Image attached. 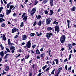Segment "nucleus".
<instances>
[{"instance_id":"aec40b11","label":"nucleus","mask_w":76,"mask_h":76,"mask_svg":"<svg viewBox=\"0 0 76 76\" xmlns=\"http://www.w3.org/2000/svg\"><path fill=\"white\" fill-rule=\"evenodd\" d=\"M54 61H55L56 63V64H58V60L57 59H54Z\"/></svg>"},{"instance_id":"393cba45","label":"nucleus","mask_w":76,"mask_h":76,"mask_svg":"<svg viewBox=\"0 0 76 76\" xmlns=\"http://www.w3.org/2000/svg\"><path fill=\"white\" fill-rule=\"evenodd\" d=\"M42 22H41V21H39L38 23V25H39V26H40L41 25V23Z\"/></svg>"},{"instance_id":"79ce46f5","label":"nucleus","mask_w":76,"mask_h":76,"mask_svg":"<svg viewBox=\"0 0 76 76\" xmlns=\"http://www.w3.org/2000/svg\"><path fill=\"white\" fill-rule=\"evenodd\" d=\"M72 69V66H70L69 68H68V71H69H69H70L71 70V69Z\"/></svg>"},{"instance_id":"f3484780","label":"nucleus","mask_w":76,"mask_h":76,"mask_svg":"<svg viewBox=\"0 0 76 76\" xmlns=\"http://www.w3.org/2000/svg\"><path fill=\"white\" fill-rule=\"evenodd\" d=\"M14 8V6L13 5H11L10 7V13L11 12V10L12 9H13Z\"/></svg>"},{"instance_id":"a18cd8bd","label":"nucleus","mask_w":76,"mask_h":76,"mask_svg":"<svg viewBox=\"0 0 76 76\" xmlns=\"http://www.w3.org/2000/svg\"><path fill=\"white\" fill-rule=\"evenodd\" d=\"M8 45H10V39H8Z\"/></svg>"},{"instance_id":"473e14b6","label":"nucleus","mask_w":76,"mask_h":76,"mask_svg":"<svg viewBox=\"0 0 76 76\" xmlns=\"http://www.w3.org/2000/svg\"><path fill=\"white\" fill-rule=\"evenodd\" d=\"M1 26L2 27H4L5 26V24L4 23H2L1 24Z\"/></svg>"},{"instance_id":"bf43d9fd","label":"nucleus","mask_w":76,"mask_h":76,"mask_svg":"<svg viewBox=\"0 0 76 76\" xmlns=\"http://www.w3.org/2000/svg\"><path fill=\"white\" fill-rule=\"evenodd\" d=\"M51 73V74H54V70H53L52 71Z\"/></svg>"},{"instance_id":"58836bf2","label":"nucleus","mask_w":76,"mask_h":76,"mask_svg":"<svg viewBox=\"0 0 76 76\" xmlns=\"http://www.w3.org/2000/svg\"><path fill=\"white\" fill-rule=\"evenodd\" d=\"M26 13H24L22 15V18H23V17H24V16H26Z\"/></svg>"},{"instance_id":"a211bd4d","label":"nucleus","mask_w":76,"mask_h":76,"mask_svg":"<svg viewBox=\"0 0 76 76\" xmlns=\"http://www.w3.org/2000/svg\"><path fill=\"white\" fill-rule=\"evenodd\" d=\"M76 10V7H73L71 9V11L73 12V11H75Z\"/></svg>"},{"instance_id":"69168bd1","label":"nucleus","mask_w":76,"mask_h":76,"mask_svg":"<svg viewBox=\"0 0 76 76\" xmlns=\"http://www.w3.org/2000/svg\"><path fill=\"white\" fill-rule=\"evenodd\" d=\"M10 45H14V44L12 43H10Z\"/></svg>"},{"instance_id":"774afa93","label":"nucleus","mask_w":76,"mask_h":76,"mask_svg":"<svg viewBox=\"0 0 76 76\" xmlns=\"http://www.w3.org/2000/svg\"><path fill=\"white\" fill-rule=\"evenodd\" d=\"M32 73H29V76H32Z\"/></svg>"},{"instance_id":"f257e3e1","label":"nucleus","mask_w":76,"mask_h":76,"mask_svg":"<svg viewBox=\"0 0 76 76\" xmlns=\"http://www.w3.org/2000/svg\"><path fill=\"white\" fill-rule=\"evenodd\" d=\"M60 41L62 44L64 43V42L66 40V36L63 35L60 38Z\"/></svg>"},{"instance_id":"6e6552de","label":"nucleus","mask_w":76,"mask_h":76,"mask_svg":"<svg viewBox=\"0 0 76 76\" xmlns=\"http://www.w3.org/2000/svg\"><path fill=\"white\" fill-rule=\"evenodd\" d=\"M17 31V28H14L13 29H12V33H14Z\"/></svg>"},{"instance_id":"3c124183","label":"nucleus","mask_w":76,"mask_h":76,"mask_svg":"<svg viewBox=\"0 0 76 76\" xmlns=\"http://www.w3.org/2000/svg\"><path fill=\"white\" fill-rule=\"evenodd\" d=\"M44 50V48H42L40 50V51H41V52H42Z\"/></svg>"},{"instance_id":"7c9ffc66","label":"nucleus","mask_w":76,"mask_h":76,"mask_svg":"<svg viewBox=\"0 0 76 76\" xmlns=\"http://www.w3.org/2000/svg\"><path fill=\"white\" fill-rule=\"evenodd\" d=\"M60 71H58V72L57 73V74L56 75H55V76H58V75H59V74H60Z\"/></svg>"},{"instance_id":"5701e85b","label":"nucleus","mask_w":76,"mask_h":76,"mask_svg":"<svg viewBox=\"0 0 76 76\" xmlns=\"http://www.w3.org/2000/svg\"><path fill=\"white\" fill-rule=\"evenodd\" d=\"M0 22H2L3 21L4 22V21H5V20L3 18H0Z\"/></svg>"},{"instance_id":"338daca9","label":"nucleus","mask_w":76,"mask_h":76,"mask_svg":"<svg viewBox=\"0 0 76 76\" xmlns=\"http://www.w3.org/2000/svg\"><path fill=\"white\" fill-rule=\"evenodd\" d=\"M11 52L12 53H13L14 52H15V50H11Z\"/></svg>"},{"instance_id":"ea45409f","label":"nucleus","mask_w":76,"mask_h":76,"mask_svg":"<svg viewBox=\"0 0 76 76\" xmlns=\"http://www.w3.org/2000/svg\"><path fill=\"white\" fill-rule=\"evenodd\" d=\"M4 15H3V14H0V17H1V18H4Z\"/></svg>"},{"instance_id":"4d7b16f0","label":"nucleus","mask_w":76,"mask_h":76,"mask_svg":"<svg viewBox=\"0 0 76 76\" xmlns=\"http://www.w3.org/2000/svg\"><path fill=\"white\" fill-rule=\"evenodd\" d=\"M36 58H37V59H40V57H39V56H37Z\"/></svg>"},{"instance_id":"e2e57ef3","label":"nucleus","mask_w":76,"mask_h":76,"mask_svg":"<svg viewBox=\"0 0 76 76\" xmlns=\"http://www.w3.org/2000/svg\"><path fill=\"white\" fill-rule=\"evenodd\" d=\"M3 73H2V75H4V74H6V72H4V70L3 71Z\"/></svg>"},{"instance_id":"9d476101","label":"nucleus","mask_w":76,"mask_h":76,"mask_svg":"<svg viewBox=\"0 0 76 76\" xmlns=\"http://www.w3.org/2000/svg\"><path fill=\"white\" fill-rule=\"evenodd\" d=\"M36 34H37V37H39V36H41L42 35V34L41 32H40L38 34V32L37 31L36 32Z\"/></svg>"},{"instance_id":"dca6fc26","label":"nucleus","mask_w":76,"mask_h":76,"mask_svg":"<svg viewBox=\"0 0 76 76\" xmlns=\"http://www.w3.org/2000/svg\"><path fill=\"white\" fill-rule=\"evenodd\" d=\"M6 15H9L10 13V10H7L6 11Z\"/></svg>"},{"instance_id":"2eb2a0df","label":"nucleus","mask_w":76,"mask_h":76,"mask_svg":"<svg viewBox=\"0 0 76 76\" xmlns=\"http://www.w3.org/2000/svg\"><path fill=\"white\" fill-rule=\"evenodd\" d=\"M68 25L67 26L68 27V28L69 29L70 28V21L69 20H67Z\"/></svg>"},{"instance_id":"680f3d73","label":"nucleus","mask_w":76,"mask_h":76,"mask_svg":"<svg viewBox=\"0 0 76 76\" xmlns=\"http://www.w3.org/2000/svg\"><path fill=\"white\" fill-rule=\"evenodd\" d=\"M67 58L65 59V60H64V63H65V62H66V61H67Z\"/></svg>"},{"instance_id":"f03ea898","label":"nucleus","mask_w":76,"mask_h":76,"mask_svg":"<svg viewBox=\"0 0 76 76\" xmlns=\"http://www.w3.org/2000/svg\"><path fill=\"white\" fill-rule=\"evenodd\" d=\"M31 41L30 40L29 41H28L26 44V46H24V48H26V47L27 48H31Z\"/></svg>"},{"instance_id":"6ab92c4d","label":"nucleus","mask_w":76,"mask_h":76,"mask_svg":"<svg viewBox=\"0 0 76 76\" xmlns=\"http://www.w3.org/2000/svg\"><path fill=\"white\" fill-rule=\"evenodd\" d=\"M0 55L2 57L4 56V52L3 51H1L0 52Z\"/></svg>"},{"instance_id":"f704fd0d","label":"nucleus","mask_w":76,"mask_h":76,"mask_svg":"<svg viewBox=\"0 0 76 76\" xmlns=\"http://www.w3.org/2000/svg\"><path fill=\"white\" fill-rule=\"evenodd\" d=\"M18 37H19V35H16L14 37V39H16V38H18Z\"/></svg>"},{"instance_id":"4c0bfd02","label":"nucleus","mask_w":76,"mask_h":76,"mask_svg":"<svg viewBox=\"0 0 76 76\" xmlns=\"http://www.w3.org/2000/svg\"><path fill=\"white\" fill-rule=\"evenodd\" d=\"M17 14H16V13H15L13 14V16L14 17H16L17 16Z\"/></svg>"},{"instance_id":"0eeeda50","label":"nucleus","mask_w":76,"mask_h":76,"mask_svg":"<svg viewBox=\"0 0 76 76\" xmlns=\"http://www.w3.org/2000/svg\"><path fill=\"white\" fill-rule=\"evenodd\" d=\"M27 38H28V37L26 34L23 35L22 37V39L23 40H26Z\"/></svg>"},{"instance_id":"6e6d98bb","label":"nucleus","mask_w":76,"mask_h":76,"mask_svg":"<svg viewBox=\"0 0 76 76\" xmlns=\"http://www.w3.org/2000/svg\"><path fill=\"white\" fill-rule=\"evenodd\" d=\"M15 9V7H14L12 10V12H15L14 10Z\"/></svg>"},{"instance_id":"72a5a7b5","label":"nucleus","mask_w":76,"mask_h":76,"mask_svg":"<svg viewBox=\"0 0 76 76\" xmlns=\"http://www.w3.org/2000/svg\"><path fill=\"white\" fill-rule=\"evenodd\" d=\"M23 22H22L21 23L20 26V27H23Z\"/></svg>"},{"instance_id":"ddd939ff","label":"nucleus","mask_w":76,"mask_h":76,"mask_svg":"<svg viewBox=\"0 0 76 76\" xmlns=\"http://www.w3.org/2000/svg\"><path fill=\"white\" fill-rule=\"evenodd\" d=\"M23 18L24 20H25V21H26V20L27 19V18H28V17H27V16L25 15L24 17H23Z\"/></svg>"},{"instance_id":"09e8293b","label":"nucleus","mask_w":76,"mask_h":76,"mask_svg":"<svg viewBox=\"0 0 76 76\" xmlns=\"http://www.w3.org/2000/svg\"><path fill=\"white\" fill-rule=\"evenodd\" d=\"M36 25H37V22H36V21H35L33 24V26H35Z\"/></svg>"},{"instance_id":"37998d69","label":"nucleus","mask_w":76,"mask_h":76,"mask_svg":"<svg viewBox=\"0 0 76 76\" xmlns=\"http://www.w3.org/2000/svg\"><path fill=\"white\" fill-rule=\"evenodd\" d=\"M9 54H7L5 55V56H4V59H6V57H7V56H9Z\"/></svg>"},{"instance_id":"de8ad7c7","label":"nucleus","mask_w":76,"mask_h":76,"mask_svg":"<svg viewBox=\"0 0 76 76\" xmlns=\"http://www.w3.org/2000/svg\"><path fill=\"white\" fill-rule=\"evenodd\" d=\"M72 56V54H70L69 56V59L70 60L71 58V56Z\"/></svg>"},{"instance_id":"c03bdc74","label":"nucleus","mask_w":76,"mask_h":76,"mask_svg":"<svg viewBox=\"0 0 76 76\" xmlns=\"http://www.w3.org/2000/svg\"><path fill=\"white\" fill-rule=\"evenodd\" d=\"M6 50L7 51V52H9V51H10V50H9V49L7 48H6Z\"/></svg>"},{"instance_id":"c85d7f7f","label":"nucleus","mask_w":76,"mask_h":76,"mask_svg":"<svg viewBox=\"0 0 76 76\" xmlns=\"http://www.w3.org/2000/svg\"><path fill=\"white\" fill-rule=\"evenodd\" d=\"M48 1V0H45L43 1V3H44L45 4V3H47V2Z\"/></svg>"},{"instance_id":"bb28decb","label":"nucleus","mask_w":76,"mask_h":76,"mask_svg":"<svg viewBox=\"0 0 76 76\" xmlns=\"http://www.w3.org/2000/svg\"><path fill=\"white\" fill-rule=\"evenodd\" d=\"M5 70L6 71H7L9 70V66H7L5 68Z\"/></svg>"},{"instance_id":"20e7f679","label":"nucleus","mask_w":76,"mask_h":76,"mask_svg":"<svg viewBox=\"0 0 76 76\" xmlns=\"http://www.w3.org/2000/svg\"><path fill=\"white\" fill-rule=\"evenodd\" d=\"M35 12H36V9L34 8L32 9V10L30 13V14L31 16H33L34 13H35Z\"/></svg>"},{"instance_id":"4be33fe9","label":"nucleus","mask_w":76,"mask_h":76,"mask_svg":"<svg viewBox=\"0 0 76 76\" xmlns=\"http://www.w3.org/2000/svg\"><path fill=\"white\" fill-rule=\"evenodd\" d=\"M10 50H15V48L14 46H11L10 48Z\"/></svg>"},{"instance_id":"cd10ccee","label":"nucleus","mask_w":76,"mask_h":76,"mask_svg":"<svg viewBox=\"0 0 76 76\" xmlns=\"http://www.w3.org/2000/svg\"><path fill=\"white\" fill-rule=\"evenodd\" d=\"M2 38L3 40H4V41H6V37H5V35Z\"/></svg>"},{"instance_id":"4468645a","label":"nucleus","mask_w":76,"mask_h":76,"mask_svg":"<svg viewBox=\"0 0 76 76\" xmlns=\"http://www.w3.org/2000/svg\"><path fill=\"white\" fill-rule=\"evenodd\" d=\"M50 3L51 6H53V0H50Z\"/></svg>"},{"instance_id":"c756f323","label":"nucleus","mask_w":76,"mask_h":76,"mask_svg":"<svg viewBox=\"0 0 76 76\" xmlns=\"http://www.w3.org/2000/svg\"><path fill=\"white\" fill-rule=\"evenodd\" d=\"M41 17L39 15H38L37 17V19H41Z\"/></svg>"},{"instance_id":"f8f14e48","label":"nucleus","mask_w":76,"mask_h":76,"mask_svg":"<svg viewBox=\"0 0 76 76\" xmlns=\"http://www.w3.org/2000/svg\"><path fill=\"white\" fill-rule=\"evenodd\" d=\"M47 30L48 31H50L52 30V28L50 27H48L47 28Z\"/></svg>"},{"instance_id":"603ef678","label":"nucleus","mask_w":76,"mask_h":76,"mask_svg":"<svg viewBox=\"0 0 76 76\" xmlns=\"http://www.w3.org/2000/svg\"><path fill=\"white\" fill-rule=\"evenodd\" d=\"M42 74V73L40 72L37 75V76H41Z\"/></svg>"},{"instance_id":"a19ab883","label":"nucleus","mask_w":76,"mask_h":76,"mask_svg":"<svg viewBox=\"0 0 76 76\" xmlns=\"http://www.w3.org/2000/svg\"><path fill=\"white\" fill-rule=\"evenodd\" d=\"M45 15H47V14H48V11H47V10L45 11Z\"/></svg>"},{"instance_id":"c9c22d12","label":"nucleus","mask_w":76,"mask_h":76,"mask_svg":"<svg viewBox=\"0 0 76 76\" xmlns=\"http://www.w3.org/2000/svg\"><path fill=\"white\" fill-rule=\"evenodd\" d=\"M9 7H10V3L8 4L7 6V8H9Z\"/></svg>"},{"instance_id":"423d86ee","label":"nucleus","mask_w":76,"mask_h":76,"mask_svg":"<svg viewBox=\"0 0 76 76\" xmlns=\"http://www.w3.org/2000/svg\"><path fill=\"white\" fill-rule=\"evenodd\" d=\"M55 31H57V33L59 32L60 30H59V26L58 25L56 26H55Z\"/></svg>"},{"instance_id":"864d4df0","label":"nucleus","mask_w":76,"mask_h":76,"mask_svg":"<svg viewBox=\"0 0 76 76\" xmlns=\"http://www.w3.org/2000/svg\"><path fill=\"white\" fill-rule=\"evenodd\" d=\"M38 3V1H36L34 3V5H37Z\"/></svg>"},{"instance_id":"1a4fd4ad","label":"nucleus","mask_w":76,"mask_h":76,"mask_svg":"<svg viewBox=\"0 0 76 76\" xmlns=\"http://www.w3.org/2000/svg\"><path fill=\"white\" fill-rule=\"evenodd\" d=\"M68 47L69 48L68 50H70L72 47V45L71 44H69L68 45Z\"/></svg>"},{"instance_id":"7ed1b4c3","label":"nucleus","mask_w":76,"mask_h":76,"mask_svg":"<svg viewBox=\"0 0 76 76\" xmlns=\"http://www.w3.org/2000/svg\"><path fill=\"white\" fill-rule=\"evenodd\" d=\"M53 34L51 33H47L46 35V37L48 39H50L51 36H53Z\"/></svg>"},{"instance_id":"49530a36","label":"nucleus","mask_w":76,"mask_h":76,"mask_svg":"<svg viewBox=\"0 0 76 76\" xmlns=\"http://www.w3.org/2000/svg\"><path fill=\"white\" fill-rule=\"evenodd\" d=\"M36 45H33L32 46V47L33 48V49H34V48H35V47H36Z\"/></svg>"},{"instance_id":"5fc2aeb1","label":"nucleus","mask_w":76,"mask_h":76,"mask_svg":"<svg viewBox=\"0 0 76 76\" xmlns=\"http://www.w3.org/2000/svg\"><path fill=\"white\" fill-rule=\"evenodd\" d=\"M61 70H62V68L61 67L59 68L58 69V70L59 71V72H60V71H61Z\"/></svg>"},{"instance_id":"0e129e2a","label":"nucleus","mask_w":76,"mask_h":76,"mask_svg":"<svg viewBox=\"0 0 76 76\" xmlns=\"http://www.w3.org/2000/svg\"><path fill=\"white\" fill-rule=\"evenodd\" d=\"M72 45H73V46H74V45H76V44L75 43H73L72 44Z\"/></svg>"},{"instance_id":"412c9836","label":"nucleus","mask_w":76,"mask_h":76,"mask_svg":"<svg viewBox=\"0 0 76 76\" xmlns=\"http://www.w3.org/2000/svg\"><path fill=\"white\" fill-rule=\"evenodd\" d=\"M0 47H1V50H4V47L3 46L2 44H1L0 45Z\"/></svg>"},{"instance_id":"052dcab7","label":"nucleus","mask_w":76,"mask_h":76,"mask_svg":"<svg viewBox=\"0 0 76 76\" xmlns=\"http://www.w3.org/2000/svg\"><path fill=\"white\" fill-rule=\"evenodd\" d=\"M49 69H50V67H48V68L45 71L46 72L48 71V70H49Z\"/></svg>"},{"instance_id":"e433bc0d","label":"nucleus","mask_w":76,"mask_h":76,"mask_svg":"<svg viewBox=\"0 0 76 76\" xmlns=\"http://www.w3.org/2000/svg\"><path fill=\"white\" fill-rule=\"evenodd\" d=\"M3 7H1L0 8V13H1V11H2V10H3Z\"/></svg>"},{"instance_id":"2f4dec72","label":"nucleus","mask_w":76,"mask_h":76,"mask_svg":"<svg viewBox=\"0 0 76 76\" xmlns=\"http://www.w3.org/2000/svg\"><path fill=\"white\" fill-rule=\"evenodd\" d=\"M46 67H48L47 65H45V66H44L42 68V69L44 70V69H45Z\"/></svg>"},{"instance_id":"39448f33","label":"nucleus","mask_w":76,"mask_h":76,"mask_svg":"<svg viewBox=\"0 0 76 76\" xmlns=\"http://www.w3.org/2000/svg\"><path fill=\"white\" fill-rule=\"evenodd\" d=\"M51 21V20L50 19V18H48L46 19V23L47 25H48V24H50V22Z\"/></svg>"},{"instance_id":"9b49d317","label":"nucleus","mask_w":76,"mask_h":76,"mask_svg":"<svg viewBox=\"0 0 76 76\" xmlns=\"http://www.w3.org/2000/svg\"><path fill=\"white\" fill-rule=\"evenodd\" d=\"M36 53L37 54V55H39L40 54V53L39 50L38 49H37L36 51Z\"/></svg>"},{"instance_id":"a878e982","label":"nucleus","mask_w":76,"mask_h":76,"mask_svg":"<svg viewBox=\"0 0 76 76\" xmlns=\"http://www.w3.org/2000/svg\"><path fill=\"white\" fill-rule=\"evenodd\" d=\"M30 35L31 36V37H34L35 35V33H31L30 34Z\"/></svg>"},{"instance_id":"b1692460","label":"nucleus","mask_w":76,"mask_h":76,"mask_svg":"<svg viewBox=\"0 0 76 76\" xmlns=\"http://www.w3.org/2000/svg\"><path fill=\"white\" fill-rule=\"evenodd\" d=\"M50 14H49V15H50V16H51V15H52V14L53 13V11L52 10H50Z\"/></svg>"},{"instance_id":"13d9d810","label":"nucleus","mask_w":76,"mask_h":76,"mask_svg":"<svg viewBox=\"0 0 76 76\" xmlns=\"http://www.w3.org/2000/svg\"><path fill=\"white\" fill-rule=\"evenodd\" d=\"M65 68L66 70H67V65H66Z\"/></svg>"},{"instance_id":"8fccbe9b","label":"nucleus","mask_w":76,"mask_h":76,"mask_svg":"<svg viewBox=\"0 0 76 76\" xmlns=\"http://www.w3.org/2000/svg\"><path fill=\"white\" fill-rule=\"evenodd\" d=\"M41 56L42 57H43L44 56V53H42L41 54Z\"/></svg>"}]
</instances>
